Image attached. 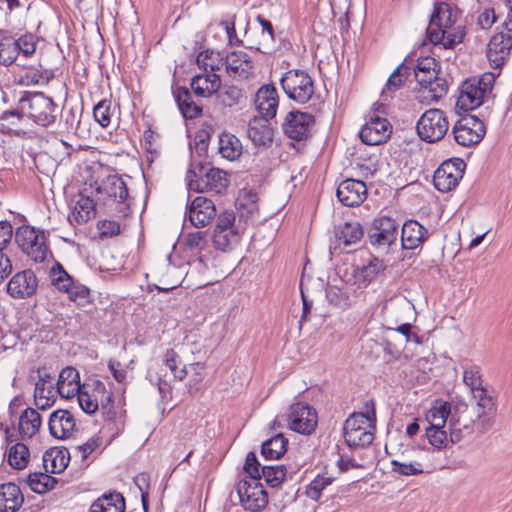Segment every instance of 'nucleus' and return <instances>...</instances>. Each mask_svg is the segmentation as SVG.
I'll return each instance as SVG.
<instances>
[{"mask_svg": "<svg viewBox=\"0 0 512 512\" xmlns=\"http://www.w3.org/2000/svg\"><path fill=\"white\" fill-rule=\"evenodd\" d=\"M234 222L235 214L232 211H224L217 217L214 231L237 230Z\"/></svg>", "mask_w": 512, "mask_h": 512, "instance_id": "nucleus-61", "label": "nucleus"}, {"mask_svg": "<svg viewBox=\"0 0 512 512\" xmlns=\"http://www.w3.org/2000/svg\"><path fill=\"white\" fill-rule=\"evenodd\" d=\"M247 136L255 146H268L273 140V129L269 119L254 117L248 123Z\"/></svg>", "mask_w": 512, "mask_h": 512, "instance_id": "nucleus-25", "label": "nucleus"}, {"mask_svg": "<svg viewBox=\"0 0 512 512\" xmlns=\"http://www.w3.org/2000/svg\"><path fill=\"white\" fill-rule=\"evenodd\" d=\"M451 406L448 402H439L432 407L426 415L429 427H445Z\"/></svg>", "mask_w": 512, "mask_h": 512, "instance_id": "nucleus-44", "label": "nucleus"}, {"mask_svg": "<svg viewBox=\"0 0 512 512\" xmlns=\"http://www.w3.org/2000/svg\"><path fill=\"white\" fill-rule=\"evenodd\" d=\"M57 483L56 478L50 476L47 472H34L28 475L27 484L30 489L38 494H44L54 488Z\"/></svg>", "mask_w": 512, "mask_h": 512, "instance_id": "nucleus-40", "label": "nucleus"}, {"mask_svg": "<svg viewBox=\"0 0 512 512\" xmlns=\"http://www.w3.org/2000/svg\"><path fill=\"white\" fill-rule=\"evenodd\" d=\"M22 112L36 124L47 127L56 120V106L50 97L43 93H33L22 97L19 101Z\"/></svg>", "mask_w": 512, "mask_h": 512, "instance_id": "nucleus-7", "label": "nucleus"}, {"mask_svg": "<svg viewBox=\"0 0 512 512\" xmlns=\"http://www.w3.org/2000/svg\"><path fill=\"white\" fill-rule=\"evenodd\" d=\"M426 437L428 439V442L437 449H442L446 447L448 443L447 432L444 430V427H427Z\"/></svg>", "mask_w": 512, "mask_h": 512, "instance_id": "nucleus-56", "label": "nucleus"}, {"mask_svg": "<svg viewBox=\"0 0 512 512\" xmlns=\"http://www.w3.org/2000/svg\"><path fill=\"white\" fill-rule=\"evenodd\" d=\"M52 377L49 374L40 376L39 380L35 384L34 395L42 399L43 397L49 396V398H55V389L51 383Z\"/></svg>", "mask_w": 512, "mask_h": 512, "instance_id": "nucleus-57", "label": "nucleus"}, {"mask_svg": "<svg viewBox=\"0 0 512 512\" xmlns=\"http://www.w3.org/2000/svg\"><path fill=\"white\" fill-rule=\"evenodd\" d=\"M216 215V208L212 200L198 196L188 208V218L191 224L201 228L210 223Z\"/></svg>", "mask_w": 512, "mask_h": 512, "instance_id": "nucleus-21", "label": "nucleus"}, {"mask_svg": "<svg viewBox=\"0 0 512 512\" xmlns=\"http://www.w3.org/2000/svg\"><path fill=\"white\" fill-rule=\"evenodd\" d=\"M95 215V204L90 197L80 196L77 200L74 211L72 213L73 219L77 224L86 223Z\"/></svg>", "mask_w": 512, "mask_h": 512, "instance_id": "nucleus-43", "label": "nucleus"}, {"mask_svg": "<svg viewBox=\"0 0 512 512\" xmlns=\"http://www.w3.org/2000/svg\"><path fill=\"white\" fill-rule=\"evenodd\" d=\"M225 70L235 80H246L253 75L254 63L248 53L234 50L225 56Z\"/></svg>", "mask_w": 512, "mask_h": 512, "instance_id": "nucleus-18", "label": "nucleus"}, {"mask_svg": "<svg viewBox=\"0 0 512 512\" xmlns=\"http://www.w3.org/2000/svg\"><path fill=\"white\" fill-rule=\"evenodd\" d=\"M100 445L98 438H90L87 442L82 445L74 447V455L81 458V461H85L90 454H92Z\"/></svg>", "mask_w": 512, "mask_h": 512, "instance_id": "nucleus-60", "label": "nucleus"}, {"mask_svg": "<svg viewBox=\"0 0 512 512\" xmlns=\"http://www.w3.org/2000/svg\"><path fill=\"white\" fill-rule=\"evenodd\" d=\"M38 281L35 273L28 269L16 273L7 284V293L16 299L32 296L37 289Z\"/></svg>", "mask_w": 512, "mask_h": 512, "instance_id": "nucleus-20", "label": "nucleus"}, {"mask_svg": "<svg viewBox=\"0 0 512 512\" xmlns=\"http://www.w3.org/2000/svg\"><path fill=\"white\" fill-rule=\"evenodd\" d=\"M287 439L282 433L275 435L269 440L263 442L261 454L267 460L280 459L287 450Z\"/></svg>", "mask_w": 512, "mask_h": 512, "instance_id": "nucleus-35", "label": "nucleus"}, {"mask_svg": "<svg viewBox=\"0 0 512 512\" xmlns=\"http://www.w3.org/2000/svg\"><path fill=\"white\" fill-rule=\"evenodd\" d=\"M188 189L195 192L223 193L229 186L227 172L214 167H206L201 162L191 164L187 172Z\"/></svg>", "mask_w": 512, "mask_h": 512, "instance_id": "nucleus-2", "label": "nucleus"}, {"mask_svg": "<svg viewBox=\"0 0 512 512\" xmlns=\"http://www.w3.org/2000/svg\"><path fill=\"white\" fill-rule=\"evenodd\" d=\"M239 240L238 230L213 231L212 242L217 250L223 252L231 250L238 244Z\"/></svg>", "mask_w": 512, "mask_h": 512, "instance_id": "nucleus-41", "label": "nucleus"}, {"mask_svg": "<svg viewBox=\"0 0 512 512\" xmlns=\"http://www.w3.org/2000/svg\"><path fill=\"white\" fill-rule=\"evenodd\" d=\"M175 100L182 115L187 119H194L202 114V107L192 100L189 90L179 87L174 92Z\"/></svg>", "mask_w": 512, "mask_h": 512, "instance_id": "nucleus-34", "label": "nucleus"}, {"mask_svg": "<svg viewBox=\"0 0 512 512\" xmlns=\"http://www.w3.org/2000/svg\"><path fill=\"white\" fill-rule=\"evenodd\" d=\"M385 267L382 260L374 258L359 270L357 277L365 283H370L385 270Z\"/></svg>", "mask_w": 512, "mask_h": 512, "instance_id": "nucleus-50", "label": "nucleus"}, {"mask_svg": "<svg viewBox=\"0 0 512 512\" xmlns=\"http://www.w3.org/2000/svg\"><path fill=\"white\" fill-rule=\"evenodd\" d=\"M41 416L33 408H26L19 417L18 429L21 437L32 438L41 427Z\"/></svg>", "mask_w": 512, "mask_h": 512, "instance_id": "nucleus-32", "label": "nucleus"}, {"mask_svg": "<svg viewBox=\"0 0 512 512\" xmlns=\"http://www.w3.org/2000/svg\"><path fill=\"white\" fill-rule=\"evenodd\" d=\"M464 166L465 164L461 160L443 162L434 172L433 183L435 188L440 192H448L454 189L462 178Z\"/></svg>", "mask_w": 512, "mask_h": 512, "instance_id": "nucleus-16", "label": "nucleus"}, {"mask_svg": "<svg viewBox=\"0 0 512 512\" xmlns=\"http://www.w3.org/2000/svg\"><path fill=\"white\" fill-rule=\"evenodd\" d=\"M403 69H405V67L400 65L388 78L385 88L381 92L383 100H387L389 97H391V93L403 85L405 79L404 74L402 73Z\"/></svg>", "mask_w": 512, "mask_h": 512, "instance_id": "nucleus-55", "label": "nucleus"}, {"mask_svg": "<svg viewBox=\"0 0 512 512\" xmlns=\"http://www.w3.org/2000/svg\"><path fill=\"white\" fill-rule=\"evenodd\" d=\"M98 194H104L118 203L124 202L128 197L126 183L116 175H109L96 188Z\"/></svg>", "mask_w": 512, "mask_h": 512, "instance_id": "nucleus-29", "label": "nucleus"}, {"mask_svg": "<svg viewBox=\"0 0 512 512\" xmlns=\"http://www.w3.org/2000/svg\"><path fill=\"white\" fill-rule=\"evenodd\" d=\"M66 293L69 294V298L72 301L81 304L87 301L89 296V289L82 284L73 282L71 289H69V291Z\"/></svg>", "mask_w": 512, "mask_h": 512, "instance_id": "nucleus-63", "label": "nucleus"}, {"mask_svg": "<svg viewBox=\"0 0 512 512\" xmlns=\"http://www.w3.org/2000/svg\"><path fill=\"white\" fill-rule=\"evenodd\" d=\"M99 383L103 382L99 380L93 382V389L91 393L87 390L89 385H83L79 392L76 393L81 409L87 414L95 413L100 406V395L102 393H99L100 391H98Z\"/></svg>", "mask_w": 512, "mask_h": 512, "instance_id": "nucleus-33", "label": "nucleus"}, {"mask_svg": "<svg viewBox=\"0 0 512 512\" xmlns=\"http://www.w3.org/2000/svg\"><path fill=\"white\" fill-rule=\"evenodd\" d=\"M429 237L428 230L415 220L406 221L401 230V244L404 249H416Z\"/></svg>", "mask_w": 512, "mask_h": 512, "instance_id": "nucleus-24", "label": "nucleus"}, {"mask_svg": "<svg viewBox=\"0 0 512 512\" xmlns=\"http://www.w3.org/2000/svg\"><path fill=\"white\" fill-rule=\"evenodd\" d=\"M29 458V449L23 443H16L8 450L7 461L14 469H24L29 462Z\"/></svg>", "mask_w": 512, "mask_h": 512, "instance_id": "nucleus-42", "label": "nucleus"}, {"mask_svg": "<svg viewBox=\"0 0 512 512\" xmlns=\"http://www.w3.org/2000/svg\"><path fill=\"white\" fill-rule=\"evenodd\" d=\"M186 376L190 377V393H192V389L198 390V385L203 381L205 376V365L199 362L192 363L180 369L179 373H175V378L180 381H182Z\"/></svg>", "mask_w": 512, "mask_h": 512, "instance_id": "nucleus-39", "label": "nucleus"}, {"mask_svg": "<svg viewBox=\"0 0 512 512\" xmlns=\"http://www.w3.org/2000/svg\"><path fill=\"white\" fill-rule=\"evenodd\" d=\"M448 129L449 122L445 112L437 108L425 111L416 123L420 139L428 143H434L444 138Z\"/></svg>", "mask_w": 512, "mask_h": 512, "instance_id": "nucleus-9", "label": "nucleus"}, {"mask_svg": "<svg viewBox=\"0 0 512 512\" xmlns=\"http://www.w3.org/2000/svg\"><path fill=\"white\" fill-rule=\"evenodd\" d=\"M280 84L287 97L299 104L307 103L315 93L314 80L301 69L285 72L280 79Z\"/></svg>", "mask_w": 512, "mask_h": 512, "instance_id": "nucleus-6", "label": "nucleus"}, {"mask_svg": "<svg viewBox=\"0 0 512 512\" xmlns=\"http://www.w3.org/2000/svg\"><path fill=\"white\" fill-rule=\"evenodd\" d=\"M279 104L277 89L273 85L261 86L255 96L256 109L266 119H272L276 116Z\"/></svg>", "mask_w": 512, "mask_h": 512, "instance_id": "nucleus-22", "label": "nucleus"}, {"mask_svg": "<svg viewBox=\"0 0 512 512\" xmlns=\"http://www.w3.org/2000/svg\"><path fill=\"white\" fill-rule=\"evenodd\" d=\"M452 133L457 144L470 147L483 139L486 128L483 121L476 116L465 115L455 123Z\"/></svg>", "mask_w": 512, "mask_h": 512, "instance_id": "nucleus-11", "label": "nucleus"}, {"mask_svg": "<svg viewBox=\"0 0 512 512\" xmlns=\"http://www.w3.org/2000/svg\"><path fill=\"white\" fill-rule=\"evenodd\" d=\"M219 153L223 158L235 160L242 153V145L239 139L230 133H222L219 136Z\"/></svg>", "mask_w": 512, "mask_h": 512, "instance_id": "nucleus-37", "label": "nucleus"}, {"mask_svg": "<svg viewBox=\"0 0 512 512\" xmlns=\"http://www.w3.org/2000/svg\"><path fill=\"white\" fill-rule=\"evenodd\" d=\"M315 126V118L308 112L293 110L287 113L282 128L284 134L295 141L309 138Z\"/></svg>", "mask_w": 512, "mask_h": 512, "instance_id": "nucleus-13", "label": "nucleus"}, {"mask_svg": "<svg viewBox=\"0 0 512 512\" xmlns=\"http://www.w3.org/2000/svg\"><path fill=\"white\" fill-rule=\"evenodd\" d=\"M116 107L110 100L104 99L95 105L93 116L97 123L103 128L111 124L112 118L115 116Z\"/></svg>", "mask_w": 512, "mask_h": 512, "instance_id": "nucleus-46", "label": "nucleus"}, {"mask_svg": "<svg viewBox=\"0 0 512 512\" xmlns=\"http://www.w3.org/2000/svg\"><path fill=\"white\" fill-rule=\"evenodd\" d=\"M392 133L389 121L371 113L360 131L361 140L367 145H379L384 143Z\"/></svg>", "mask_w": 512, "mask_h": 512, "instance_id": "nucleus-17", "label": "nucleus"}, {"mask_svg": "<svg viewBox=\"0 0 512 512\" xmlns=\"http://www.w3.org/2000/svg\"><path fill=\"white\" fill-rule=\"evenodd\" d=\"M24 497L14 483L0 485V512H15L23 504Z\"/></svg>", "mask_w": 512, "mask_h": 512, "instance_id": "nucleus-30", "label": "nucleus"}, {"mask_svg": "<svg viewBox=\"0 0 512 512\" xmlns=\"http://www.w3.org/2000/svg\"><path fill=\"white\" fill-rule=\"evenodd\" d=\"M79 372L74 367L62 369L57 381V393L63 398H71L82 388Z\"/></svg>", "mask_w": 512, "mask_h": 512, "instance_id": "nucleus-26", "label": "nucleus"}, {"mask_svg": "<svg viewBox=\"0 0 512 512\" xmlns=\"http://www.w3.org/2000/svg\"><path fill=\"white\" fill-rule=\"evenodd\" d=\"M98 391H100L99 393H102L100 395V406L102 413L105 419L113 421L116 416V411L114 409L113 394L112 392L106 390L104 383L98 384Z\"/></svg>", "mask_w": 512, "mask_h": 512, "instance_id": "nucleus-52", "label": "nucleus"}, {"mask_svg": "<svg viewBox=\"0 0 512 512\" xmlns=\"http://www.w3.org/2000/svg\"><path fill=\"white\" fill-rule=\"evenodd\" d=\"M457 20V13L449 4H436L426 32L429 41L434 45H442L445 49L461 43L465 31L461 24H457Z\"/></svg>", "mask_w": 512, "mask_h": 512, "instance_id": "nucleus-1", "label": "nucleus"}, {"mask_svg": "<svg viewBox=\"0 0 512 512\" xmlns=\"http://www.w3.org/2000/svg\"><path fill=\"white\" fill-rule=\"evenodd\" d=\"M242 214L253 216L258 211V195L252 190H243L237 199Z\"/></svg>", "mask_w": 512, "mask_h": 512, "instance_id": "nucleus-48", "label": "nucleus"}, {"mask_svg": "<svg viewBox=\"0 0 512 512\" xmlns=\"http://www.w3.org/2000/svg\"><path fill=\"white\" fill-rule=\"evenodd\" d=\"M50 434L57 439L69 438L76 427L73 415L68 410H56L48 422Z\"/></svg>", "mask_w": 512, "mask_h": 512, "instance_id": "nucleus-23", "label": "nucleus"}, {"mask_svg": "<svg viewBox=\"0 0 512 512\" xmlns=\"http://www.w3.org/2000/svg\"><path fill=\"white\" fill-rule=\"evenodd\" d=\"M207 234L203 231L188 233L185 238V246L190 250H202L205 248Z\"/></svg>", "mask_w": 512, "mask_h": 512, "instance_id": "nucleus-59", "label": "nucleus"}, {"mask_svg": "<svg viewBox=\"0 0 512 512\" xmlns=\"http://www.w3.org/2000/svg\"><path fill=\"white\" fill-rule=\"evenodd\" d=\"M221 86L220 76L216 73L198 74L191 80V88L195 95L200 97H210L216 93Z\"/></svg>", "mask_w": 512, "mask_h": 512, "instance_id": "nucleus-27", "label": "nucleus"}, {"mask_svg": "<svg viewBox=\"0 0 512 512\" xmlns=\"http://www.w3.org/2000/svg\"><path fill=\"white\" fill-rule=\"evenodd\" d=\"M463 381L470 389H475L478 386H481L482 379L479 368L471 367L469 369H466L464 371Z\"/></svg>", "mask_w": 512, "mask_h": 512, "instance_id": "nucleus-64", "label": "nucleus"}, {"mask_svg": "<svg viewBox=\"0 0 512 512\" xmlns=\"http://www.w3.org/2000/svg\"><path fill=\"white\" fill-rule=\"evenodd\" d=\"M332 482L333 478L318 475L307 485L305 493L311 500L319 501L323 491L331 485Z\"/></svg>", "mask_w": 512, "mask_h": 512, "instance_id": "nucleus-51", "label": "nucleus"}, {"mask_svg": "<svg viewBox=\"0 0 512 512\" xmlns=\"http://www.w3.org/2000/svg\"><path fill=\"white\" fill-rule=\"evenodd\" d=\"M243 98V91L234 85L226 86L218 95L220 103L225 107L239 105Z\"/></svg>", "mask_w": 512, "mask_h": 512, "instance_id": "nucleus-53", "label": "nucleus"}, {"mask_svg": "<svg viewBox=\"0 0 512 512\" xmlns=\"http://www.w3.org/2000/svg\"><path fill=\"white\" fill-rule=\"evenodd\" d=\"M197 65L203 72L215 73L225 66V57L219 51L204 50L196 58Z\"/></svg>", "mask_w": 512, "mask_h": 512, "instance_id": "nucleus-36", "label": "nucleus"}, {"mask_svg": "<svg viewBox=\"0 0 512 512\" xmlns=\"http://www.w3.org/2000/svg\"><path fill=\"white\" fill-rule=\"evenodd\" d=\"M375 412L371 414L353 413L343 426V435L350 448H364L374 440Z\"/></svg>", "mask_w": 512, "mask_h": 512, "instance_id": "nucleus-4", "label": "nucleus"}, {"mask_svg": "<svg viewBox=\"0 0 512 512\" xmlns=\"http://www.w3.org/2000/svg\"><path fill=\"white\" fill-rule=\"evenodd\" d=\"M440 64L432 57L418 59L414 75L417 83L423 89V93H428L424 98L431 102H437L448 92V83L445 78L440 77Z\"/></svg>", "mask_w": 512, "mask_h": 512, "instance_id": "nucleus-3", "label": "nucleus"}, {"mask_svg": "<svg viewBox=\"0 0 512 512\" xmlns=\"http://www.w3.org/2000/svg\"><path fill=\"white\" fill-rule=\"evenodd\" d=\"M507 33H497L491 39L487 47V58L494 68L501 67L512 47V18L504 23Z\"/></svg>", "mask_w": 512, "mask_h": 512, "instance_id": "nucleus-15", "label": "nucleus"}, {"mask_svg": "<svg viewBox=\"0 0 512 512\" xmlns=\"http://www.w3.org/2000/svg\"><path fill=\"white\" fill-rule=\"evenodd\" d=\"M125 499L122 494H104L90 506L89 512H125Z\"/></svg>", "mask_w": 512, "mask_h": 512, "instance_id": "nucleus-31", "label": "nucleus"}, {"mask_svg": "<svg viewBox=\"0 0 512 512\" xmlns=\"http://www.w3.org/2000/svg\"><path fill=\"white\" fill-rule=\"evenodd\" d=\"M70 452L66 448H51L42 457L45 472L57 474L66 469L70 461Z\"/></svg>", "mask_w": 512, "mask_h": 512, "instance_id": "nucleus-28", "label": "nucleus"}, {"mask_svg": "<svg viewBox=\"0 0 512 512\" xmlns=\"http://www.w3.org/2000/svg\"><path fill=\"white\" fill-rule=\"evenodd\" d=\"M261 468L257 456L254 452H249L245 459L244 471L248 474L247 479H261Z\"/></svg>", "mask_w": 512, "mask_h": 512, "instance_id": "nucleus-58", "label": "nucleus"}, {"mask_svg": "<svg viewBox=\"0 0 512 512\" xmlns=\"http://www.w3.org/2000/svg\"><path fill=\"white\" fill-rule=\"evenodd\" d=\"M367 186L361 180L346 179L337 188L338 200L347 207H357L367 198Z\"/></svg>", "mask_w": 512, "mask_h": 512, "instance_id": "nucleus-19", "label": "nucleus"}, {"mask_svg": "<svg viewBox=\"0 0 512 512\" xmlns=\"http://www.w3.org/2000/svg\"><path fill=\"white\" fill-rule=\"evenodd\" d=\"M287 469L284 465H263L261 478L263 477L270 487H278L286 478Z\"/></svg>", "mask_w": 512, "mask_h": 512, "instance_id": "nucleus-47", "label": "nucleus"}, {"mask_svg": "<svg viewBox=\"0 0 512 512\" xmlns=\"http://www.w3.org/2000/svg\"><path fill=\"white\" fill-rule=\"evenodd\" d=\"M19 55L16 41L12 37H4L0 42V64L11 65Z\"/></svg>", "mask_w": 512, "mask_h": 512, "instance_id": "nucleus-49", "label": "nucleus"}, {"mask_svg": "<svg viewBox=\"0 0 512 512\" xmlns=\"http://www.w3.org/2000/svg\"><path fill=\"white\" fill-rule=\"evenodd\" d=\"M495 82L493 73H484L480 78H472L463 82L456 101V108L463 111L479 107L484 98L491 93Z\"/></svg>", "mask_w": 512, "mask_h": 512, "instance_id": "nucleus-5", "label": "nucleus"}, {"mask_svg": "<svg viewBox=\"0 0 512 512\" xmlns=\"http://www.w3.org/2000/svg\"><path fill=\"white\" fill-rule=\"evenodd\" d=\"M51 283L59 291L67 292L74 282L73 278L65 271L60 263H55L49 274Z\"/></svg>", "mask_w": 512, "mask_h": 512, "instance_id": "nucleus-45", "label": "nucleus"}, {"mask_svg": "<svg viewBox=\"0 0 512 512\" xmlns=\"http://www.w3.org/2000/svg\"><path fill=\"white\" fill-rule=\"evenodd\" d=\"M286 420L291 430L306 435L315 430L318 422L316 411L304 403L292 404Z\"/></svg>", "mask_w": 512, "mask_h": 512, "instance_id": "nucleus-14", "label": "nucleus"}, {"mask_svg": "<svg viewBox=\"0 0 512 512\" xmlns=\"http://www.w3.org/2000/svg\"><path fill=\"white\" fill-rule=\"evenodd\" d=\"M15 241L21 251L36 263L43 262L49 253L44 232L34 227L21 226L17 228Z\"/></svg>", "mask_w": 512, "mask_h": 512, "instance_id": "nucleus-8", "label": "nucleus"}, {"mask_svg": "<svg viewBox=\"0 0 512 512\" xmlns=\"http://www.w3.org/2000/svg\"><path fill=\"white\" fill-rule=\"evenodd\" d=\"M391 470L393 473L401 476H417L426 471L425 463H405L391 461Z\"/></svg>", "mask_w": 512, "mask_h": 512, "instance_id": "nucleus-54", "label": "nucleus"}, {"mask_svg": "<svg viewBox=\"0 0 512 512\" xmlns=\"http://www.w3.org/2000/svg\"><path fill=\"white\" fill-rule=\"evenodd\" d=\"M236 491L245 510L259 512L268 504L267 492L259 480L242 479L238 482Z\"/></svg>", "mask_w": 512, "mask_h": 512, "instance_id": "nucleus-10", "label": "nucleus"}, {"mask_svg": "<svg viewBox=\"0 0 512 512\" xmlns=\"http://www.w3.org/2000/svg\"><path fill=\"white\" fill-rule=\"evenodd\" d=\"M15 41L18 53H22L26 57L34 54L36 44L33 35H24Z\"/></svg>", "mask_w": 512, "mask_h": 512, "instance_id": "nucleus-62", "label": "nucleus"}, {"mask_svg": "<svg viewBox=\"0 0 512 512\" xmlns=\"http://www.w3.org/2000/svg\"><path fill=\"white\" fill-rule=\"evenodd\" d=\"M363 229L358 222H346L336 232L337 241L344 246H350L361 240Z\"/></svg>", "mask_w": 512, "mask_h": 512, "instance_id": "nucleus-38", "label": "nucleus"}, {"mask_svg": "<svg viewBox=\"0 0 512 512\" xmlns=\"http://www.w3.org/2000/svg\"><path fill=\"white\" fill-rule=\"evenodd\" d=\"M398 236V224L387 216L374 219L368 232L370 244L380 250H386L396 243Z\"/></svg>", "mask_w": 512, "mask_h": 512, "instance_id": "nucleus-12", "label": "nucleus"}]
</instances>
